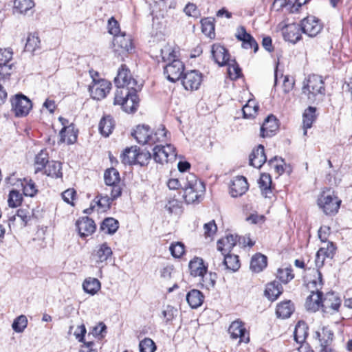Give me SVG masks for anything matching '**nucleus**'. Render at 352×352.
<instances>
[{"instance_id":"1","label":"nucleus","mask_w":352,"mask_h":352,"mask_svg":"<svg viewBox=\"0 0 352 352\" xmlns=\"http://www.w3.org/2000/svg\"><path fill=\"white\" fill-rule=\"evenodd\" d=\"M205 186L198 180L193 173H188L183 180V197L186 204H196L201 201L205 192Z\"/></svg>"},{"instance_id":"2","label":"nucleus","mask_w":352,"mask_h":352,"mask_svg":"<svg viewBox=\"0 0 352 352\" xmlns=\"http://www.w3.org/2000/svg\"><path fill=\"white\" fill-rule=\"evenodd\" d=\"M311 272L316 278L307 283L308 287L313 290L311 291V294L306 299L305 307L309 311H316L320 307L322 296V292H320L323 285L322 275L318 270H312Z\"/></svg>"},{"instance_id":"3","label":"nucleus","mask_w":352,"mask_h":352,"mask_svg":"<svg viewBox=\"0 0 352 352\" xmlns=\"http://www.w3.org/2000/svg\"><path fill=\"white\" fill-rule=\"evenodd\" d=\"M302 94L310 102L322 101L325 96L324 82L322 77L315 74L309 76L304 81Z\"/></svg>"},{"instance_id":"4","label":"nucleus","mask_w":352,"mask_h":352,"mask_svg":"<svg viewBox=\"0 0 352 352\" xmlns=\"http://www.w3.org/2000/svg\"><path fill=\"white\" fill-rule=\"evenodd\" d=\"M138 91L128 88L116 89L113 104L120 105L126 113H134L139 106Z\"/></svg>"},{"instance_id":"5","label":"nucleus","mask_w":352,"mask_h":352,"mask_svg":"<svg viewBox=\"0 0 352 352\" xmlns=\"http://www.w3.org/2000/svg\"><path fill=\"white\" fill-rule=\"evenodd\" d=\"M117 89L128 88L129 89L140 90L141 85L131 76V72L125 65H122L118 71L117 76L114 79Z\"/></svg>"},{"instance_id":"6","label":"nucleus","mask_w":352,"mask_h":352,"mask_svg":"<svg viewBox=\"0 0 352 352\" xmlns=\"http://www.w3.org/2000/svg\"><path fill=\"white\" fill-rule=\"evenodd\" d=\"M176 156L175 148L170 144L166 146L157 145L153 149V157L156 163L163 164L164 162L175 161Z\"/></svg>"},{"instance_id":"7","label":"nucleus","mask_w":352,"mask_h":352,"mask_svg":"<svg viewBox=\"0 0 352 352\" xmlns=\"http://www.w3.org/2000/svg\"><path fill=\"white\" fill-rule=\"evenodd\" d=\"M12 111L16 117L26 116L32 107L31 100L25 95L18 94L11 99Z\"/></svg>"},{"instance_id":"8","label":"nucleus","mask_w":352,"mask_h":352,"mask_svg":"<svg viewBox=\"0 0 352 352\" xmlns=\"http://www.w3.org/2000/svg\"><path fill=\"white\" fill-rule=\"evenodd\" d=\"M341 201L338 197L323 192L318 199V204L326 214L336 213Z\"/></svg>"},{"instance_id":"9","label":"nucleus","mask_w":352,"mask_h":352,"mask_svg":"<svg viewBox=\"0 0 352 352\" xmlns=\"http://www.w3.org/2000/svg\"><path fill=\"white\" fill-rule=\"evenodd\" d=\"M113 47L114 52L118 56H123L129 53L133 49L130 35H126L125 33L116 35L113 38Z\"/></svg>"},{"instance_id":"10","label":"nucleus","mask_w":352,"mask_h":352,"mask_svg":"<svg viewBox=\"0 0 352 352\" xmlns=\"http://www.w3.org/2000/svg\"><path fill=\"white\" fill-rule=\"evenodd\" d=\"M302 32L309 37L317 36L322 30V24L320 20L314 16H308L300 21V23Z\"/></svg>"},{"instance_id":"11","label":"nucleus","mask_w":352,"mask_h":352,"mask_svg":"<svg viewBox=\"0 0 352 352\" xmlns=\"http://www.w3.org/2000/svg\"><path fill=\"white\" fill-rule=\"evenodd\" d=\"M184 71V65L177 58H173V60L168 63L164 68V73L166 76L167 79L173 82L181 78Z\"/></svg>"},{"instance_id":"12","label":"nucleus","mask_w":352,"mask_h":352,"mask_svg":"<svg viewBox=\"0 0 352 352\" xmlns=\"http://www.w3.org/2000/svg\"><path fill=\"white\" fill-rule=\"evenodd\" d=\"M341 302V299L334 292H328L322 298L320 307L323 313L332 315L338 311Z\"/></svg>"},{"instance_id":"13","label":"nucleus","mask_w":352,"mask_h":352,"mask_svg":"<svg viewBox=\"0 0 352 352\" xmlns=\"http://www.w3.org/2000/svg\"><path fill=\"white\" fill-rule=\"evenodd\" d=\"M111 83L104 79L98 80L89 86V91L94 100H100L110 91Z\"/></svg>"},{"instance_id":"14","label":"nucleus","mask_w":352,"mask_h":352,"mask_svg":"<svg viewBox=\"0 0 352 352\" xmlns=\"http://www.w3.org/2000/svg\"><path fill=\"white\" fill-rule=\"evenodd\" d=\"M202 78V74L199 71H188L184 74L182 85L186 90H197L201 84Z\"/></svg>"},{"instance_id":"15","label":"nucleus","mask_w":352,"mask_h":352,"mask_svg":"<svg viewBox=\"0 0 352 352\" xmlns=\"http://www.w3.org/2000/svg\"><path fill=\"white\" fill-rule=\"evenodd\" d=\"M281 30L283 38L285 41L296 44L302 39V30L298 23H292L285 25Z\"/></svg>"},{"instance_id":"16","label":"nucleus","mask_w":352,"mask_h":352,"mask_svg":"<svg viewBox=\"0 0 352 352\" xmlns=\"http://www.w3.org/2000/svg\"><path fill=\"white\" fill-rule=\"evenodd\" d=\"M113 252L111 248L107 243L98 245L91 256V259L96 265H100L106 263V261L111 257Z\"/></svg>"},{"instance_id":"17","label":"nucleus","mask_w":352,"mask_h":352,"mask_svg":"<svg viewBox=\"0 0 352 352\" xmlns=\"http://www.w3.org/2000/svg\"><path fill=\"white\" fill-rule=\"evenodd\" d=\"M228 331L233 339L239 338L240 342L248 343L250 341L249 336H246L247 331L242 321L237 320L231 323Z\"/></svg>"},{"instance_id":"18","label":"nucleus","mask_w":352,"mask_h":352,"mask_svg":"<svg viewBox=\"0 0 352 352\" xmlns=\"http://www.w3.org/2000/svg\"><path fill=\"white\" fill-rule=\"evenodd\" d=\"M230 193L232 197H237L242 196L248 189L247 179L243 176L234 177L230 186Z\"/></svg>"},{"instance_id":"19","label":"nucleus","mask_w":352,"mask_h":352,"mask_svg":"<svg viewBox=\"0 0 352 352\" xmlns=\"http://www.w3.org/2000/svg\"><path fill=\"white\" fill-rule=\"evenodd\" d=\"M76 226L81 237L92 234L96 228L94 221L87 217L80 218L76 221Z\"/></svg>"},{"instance_id":"20","label":"nucleus","mask_w":352,"mask_h":352,"mask_svg":"<svg viewBox=\"0 0 352 352\" xmlns=\"http://www.w3.org/2000/svg\"><path fill=\"white\" fill-rule=\"evenodd\" d=\"M212 56L219 66H224L230 60L228 51L219 44H214L212 46Z\"/></svg>"},{"instance_id":"21","label":"nucleus","mask_w":352,"mask_h":352,"mask_svg":"<svg viewBox=\"0 0 352 352\" xmlns=\"http://www.w3.org/2000/svg\"><path fill=\"white\" fill-rule=\"evenodd\" d=\"M278 120L273 115L267 116L261 127V136L262 138L271 137L278 129Z\"/></svg>"},{"instance_id":"22","label":"nucleus","mask_w":352,"mask_h":352,"mask_svg":"<svg viewBox=\"0 0 352 352\" xmlns=\"http://www.w3.org/2000/svg\"><path fill=\"white\" fill-rule=\"evenodd\" d=\"M267 157L265 154L264 146L259 144L256 148L254 149L250 155V165L260 168L266 162Z\"/></svg>"},{"instance_id":"23","label":"nucleus","mask_w":352,"mask_h":352,"mask_svg":"<svg viewBox=\"0 0 352 352\" xmlns=\"http://www.w3.org/2000/svg\"><path fill=\"white\" fill-rule=\"evenodd\" d=\"M131 134L139 144H152L151 138H150L152 135L149 132L148 126L138 125Z\"/></svg>"},{"instance_id":"24","label":"nucleus","mask_w":352,"mask_h":352,"mask_svg":"<svg viewBox=\"0 0 352 352\" xmlns=\"http://www.w3.org/2000/svg\"><path fill=\"white\" fill-rule=\"evenodd\" d=\"M190 275L201 277L206 274L208 267L204 264V260L199 257H195L188 265Z\"/></svg>"},{"instance_id":"25","label":"nucleus","mask_w":352,"mask_h":352,"mask_svg":"<svg viewBox=\"0 0 352 352\" xmlns=\"http://www.w3.org/2000/svg\"><path fill=\"white\" fill-rule=\"evenodd\" d=\"M239 239L237 235L229 234L226 238L217 241V250L221 252H230Z\"/></svg>"},{"instance_id":"26","label":"nucleus","mask_w":352,"mask_h":352,"mask_svg":"<svg viewBox=\"0 0 352 352\" xmlns=\"http://www.w3.org/2000/svg\"><path fill=\"white\" fill-rule=\"evenodd\" d=\"M283 289L281 284L274 280L267 285L265 295L270 300L274 301L283 293Z\"/></svg>"},{"instance_id":"27","label":"nucleus","mask_w":352,"mask_h":352,"mask_svg":"<svg viewBox=\"0 0 352 352\" xmlns=\"http://www.w3.org/2000/svg\"><path fill=\"white\" fill-rule=\"evenodd\" d=\"M267 257L261 253H257L252 257L250 270L255 273L261 272L267 267Z\"/></svg>"},{"instance_id":"28","label":"nucleus","mask_w":352,"mask_h":352,"mask_svg":"<svg viewBox=\"0 0 352 352\" xmlns=\"http://www.w3.org/2000/svg\"><path fill=\"white\" fill-rule=\"evenodd\" d=\"M204 300V294L198 289H192L186 294V300L192 309H197L200 307Z\"/></svg>"},{"instance_id":"29","label":"nucleus","mask_w":352,"mask_h":352,"mask_svg":"<svg viewBox=\"0 0 352 352\" xmlns=\"http://www.w3.org/2000/svg\"><path fill=\"white\" fill-rule=\"evenodd\" d=\"M314 338L319 340L320 346H327L333 340V333L328 327H323L321 331H316Z\"/></svg>"},{"instance_id":"30","label":"nucleus","mask_w":352,"mask_h":352,"mask_svg":"<svg viewBox=\"0 0 352 352\" xmlns=\"http://www.w3.org/2000/svg\"><path fill=\"white\" fill-rule=\"evenodd\" d=\"M316 109L313 107H309L305 110L302 115V123H303V135H307V129L311 127L313 122H314L316 116Z\"/></svg>"},{"instance_id":"31","label":"nucleus","mask_w":352,"mask_h":352,"mask_svg":"<svg viewBox=\"0 0 352 352\" xmlns=\"http://www.w3.org/2000/svg\"><path fill=\"white\" fill-rule=\"evenodd\" d=\"M294 311V307L291 300L282 302L277 305L276 315L278 318H288Z\"/></svg>"},{"instance_id":"32","label":"nucleus","mask_w":352,"mask_h":352,"mask_svg":"<svg viewBox=\"0 0 352 352\" xmlns=\"http://www.w3.org/2000/svg\"><path fill=\"white\" fill-rule=\"evenodd\" d=\"M50 163L48 153L46 150H41L35 157L34 173H37L47 168Z\"/></svg>"},{"instance_id":"33","label":"nucleus","mask_w":352,"mask_h":352,"mask_svg":"<svg viewBox=\"0 0 352 352\" xmlns=\"http://www.w3.org/2000/svg\"><path fill=\"white\" fill-rule=\"evenodd\" d=\"M60 136L61 142H67L69 144H74L77 140V134L73 124L63 127L60 131Z\"/></svg>"},{"instance_id":"34","label":"nucleus","mask_w":352,"mask_h":352,"mask_svg":"<svg viewBox=\"0 0 352 352\" xmlns=\"http://www.w3.org/2000/svg\"><path fill=\"white\" fill-rule=\"evenodd\" d=\"M113 127V120L110 116H104L98 126L100 133L104 137H108L112 133Z\"/></svg>"},{"instance_id":"35","label":"nucleus","mask_w":352,"mask_h":352,"mask_svg":"<svg viewBox=\"0 0 352 352\" xmlns=\"http://www.w3.org/2000/svg\"><path fill=\"white\" fill-rule=\"evenodd\" d=\"M121 161L124 164H136L137 146H131L124 149L121 156Z\"/></svg>"},{"instance_id":"36","label":"nucleus","mask_w":352,"mask_h":352,"mask_svg":"<svg viewBox=\"0 0 352 352\" xmlns=\"http://www.w3.org/2000/svg\"><path fill=\"white\" fill-rule=\"evenodd\" d=\"M222 254L224 255L223 264L227 270L236 272L239 269L240 261L238 256L230 254H226L225 252H222Z\"/></svg>"},{"instance_id":"37","label":"nucleus","mask_w":352,"mask_h":352,"mask_svg":"<svg viewBox=\"0 0 352 352\" xmlns=\"http://www.w3.org/2000/svg\"><path fill=\"white\" fill-rule=\"evenodd\" d=\"M307 329V324L304 321H299L297 323L294 329V336L298 343H302L305 340L308 335Z\"/></svg>"},{"instance_id":"38","label":"nucleus","mask_w":352,"mask_h":352,"mask_svg":"<svg viewBox=\"0 0 352 352\" xmlns=\"http://www.w3.org/2000/svg\"><path fill=\"white\" fill-rule=\"evenodd\" d=\"M118 221L113 218H106L100 225V230L105 234H113L118 229Z\"/></svg>"},{"instance_id":"39","label":"nucleus","mask_w":352,"mask_h":352,"mask_svg":"<svg viewBox=\"0 0 352 352\" xmlns=\"http://www.w3.org/2000/svg\"><path fill=\"white\" fill-rule=\"evenodd\" d=\"M12 58V52L9 49L0 50V70L5 73L9 72L11 65L7 64Z\"/></svg>"},{"instance_id":"40","label":"nucleus","mask_w":352,"mask_h":352,"mask_svg":"<svg viewBox=\"0 0 352 352\" xmlns=\"http://www.w3.org/2000/svg\"><path fill=\"white\" fill-rule=\"evenodd\" d=\"M41 47V41L37 33H31L28 35L25 45V50L34 53Z\"/></svg>"},{"instance_id":"41","label":"nucleus","mask_w":352,"mask_h":352,"mask_svg":"<svg viewBox=\"0 0 352 352\" xmlns=\"http://www.w3.org/2000/svg\"><path fill=\"white\" fill-rule=\"evenodd\" d=\"M82 287L85 292L94 295L100 289V283L97 278L89 277L84 280Z\"/></svg>"},{"instance_id":"42","label":"nucleus","mask_w":352,"mask_h":352,"mask_svg":"<svg viewBox=\"0 0 352 352\" xmlns=\"http://www.w3.org/2000/svg\"><path fill=\"white\" fill-rule=\"evenodd\" d=\"M61 163L58 162H50L45 170V173L50 177L60 178L63 176Z\"/></svg>"},{"instance_id":"43","label":"nucleus","mask_w":352,"mask_h":352,"mask_svg":"<svg viewBox=\"0 0 352 352\" xmlns=\"http://www.w3.org/2000/svg\"><path fill=\"white\" fill-rule=\"evenodd\" d=\"M258 184L262 192V195H264L265 197H269V194L272 192V179L270 175L269 174L265 173L261 174Z\"/></svg>"},{"instance_id":"44","label":"nucleus","mask_w":352,"mask_h":352,"mask_svg":"<svg viewBox=\"0 0 352 352\" xmlns=\"http://www.w3.org/2000/svg\"><path fill=\"white\" fill-rule=\"evenodd\" d=\"M104 179L107 186L115 185L120 183V173L114 168H111L105 170Z\"/></svg>"},{"instance_id":"45","label":"nucleus","mask_w":352,"mask_h":352,"mask_svg":"<svg viewBox=\"0 0 352 352\" xmlns=\"http://www.w3.org/2000/svg\"><path fill=\"white\" fill-rule=\"evenodd\" d=\"M34 6L32 0H14V10L20 13L25 14Z\"/></svg>"},{"instance_id":"46","label":"nucleus","mask_w":352,"mask_h":352,"mask_svg":"<svg viewBox=\"0 0 352 352\" xmlns=\"http://www.w3.org/2000/svg\"><path fill=\"white\" fill-rule=\"evenodd\" d=\"M160 56L164 62H171L173 58H176V52L169 44L165 45L160 50Z\"/></svg>"},{"instance_id":"47","label":"nucleus","mask_w":352,"mask_h":352,"mask_svg":"<svg viewBox=\"0 0 352 352\" xmlns=\"http://www.w3.org/2000/svg\"><path fill=\"white\" fill-rule=\"evenodd\" d=\"M201 284L202 285L203 287H205L208 290L214 287L216 284V280L217 278V275L216 273H206L204 275H203V276H201Z\"/></svg>"},{"instance_id":"48","label":"nucleus","mask_w":352,"mask_h":352,"mask_svg":"<svg viewBox=\"0 0 352 352\" xmlns=\"http://www.w3.org/2000/svg\"><path fill=\"white\" fill-rule=\"evenodd\" d=\"M258 109V106L256 105L253 100H248L247 104L242 108L243 117L245 118H250L255 116Z\"/></svg>"},{"instance_id":"49","label":"nucleus","mask_w":352,"mask_h":352,"mask_svg":"<svg viewBox=\"0 0 352 352\" xmlns=\"http://www.w3.org/2000/svg\"><path fill=\"white\" fill-rule=\"evenodd\" d=\"M28 319L25 316L21 315L16 318L12 324L13 330L16 333H22L27 327Z\"/></svg>"},{"instance_id":"50","label":"nucleus","mask_w":352,"mask_h":352,"mask_svg":"<svg viewBox=\"0 0 352 352\" xmlns=\"http://www.w3.org/2000/svg\"><path fill=\"white\" fill-rule=\"evenodd\" d=\"M276 277L282 283L286 284L294 278V274L292 273V268L286 267L283 269H278L277 271Z\"/></svg>"},{"instance_id":"51","label":"nucleus","mask_w":352,"mask_h":352,"mask_svg":"<svg viewBox=\"0 0 352 352\" xmlns=\"http://www.w3.org/2000/svg\"><path fill=\"white\" fill-rule=\"evenodd\" d=\"M168 131L164 125H160L159 128L153 133H151L152 144L158 142H164L166 139Z\"/></svg>"},{"instance_id":"52","label":"nucleus","mask_w":352,"mask_h":352,"mask_svg":"<svg viewBox=\"0 0 352 352\" xmlns=\"http://www.w3.org/2000/svg\"><path fill=\"white\" fill-rule=\"evenodd\" d=\"M202 32L207 36L212 38L214 36V25L209 19L201 20Z\"/></svg>"},{"instance_id":"53","label":"nucleus","mask_w":352,"mask_h":352,"mask_svg":"<svg viewBox=\"0 0 352 352\" xmlns=\"http://www.w3.org/2000/svg\"><path fill=\"white\" fill-rule=\"evenodd\" d=\"M182 202L176 199H170L165 206L169 213L179 214L182 212Z\"/></svg>"},{"instance_id":"54","label":"nucleus","mask_w":352,"mask_h":352,"mask_svg":"<svg viewBox=\"0 0 352 352\" xmlns=\"http://www.w3.org/2000/svg\"><path fill=\"white\" fill-rule=\"evenodd\" d=\"M226 65L228 66V74L232 79H237L241 75V70L234 60H230Z\"/></svg>"},{"instance_id":"55","label":"nucleus","mask_w":352,"mask_h":352,"mask_svg":"<svg viewBox=\"0 0 352 352\" xmlns=\"http://www.w3.org/2000/svg\"><path fill=\"white\" fill-rule=\"evenodd\" d=\"M22 197L21 195L15 190H12L10 192L8 197V205L11 208H16L21 203Z\"/></svg>"},{"instance_id":"56","label":"nucleus","mask_w":352,"mask_h":352,"mask_svg":"<svg viewBox=\"0 0 352 352\" xmlns=\"http://www.w3.org/2000/svg\"><path fill=\"white\" fill-rule=\"evenodd\" d=\"M25 184L23 186V193L25 196L33 197L37 192L34 182L32 179H24Z\"/></svg>"},{"instance_id":"57","label":"nucleus","mask_w":352,"mask_h":352,"mask_svg":"<svg viewBox=\"0 0 352 352\" xmlns=\"http://www.w3.org/2000/svg\"><path fill=\"white\" fill-rule=\"evenodd\" d=\"M151 154L149 151H140V148L137 147V160L136 164L140 166H146L148 164V162L151 159Z\"/></svg>"},{"instance_id":"58","label":"nucleus","mask_w":352,"mask_h":352,"mask_svg":"<svg viewBox=\"0 0 352 352\" xmlns=\"http://www.w3.org/2000/svg\"><path fill=\"white\" fill-rule=\"evenodd\" d=\"M140 352H154L156 349L155 342L151 338H145L140 342Z\"/></svg>"},{"instance_id":"59","label":"nucleus","mask_w":352,"mask_h":352,"mask_svg":"<svg viewBox=\"0 0 352 352\" xmlns=\"http://www.w3.org/2000/svg\"><path fill=\"white\" fill-rule=\"evenodd\" d=\"M169 250L172 256L175 258H180L185 252L184 245L181 242L172 243Z\"/></svg>"},{"instance_id":"60","label":"nucleus","mask_w":352,"mask_h":352,"mask_svg":"<svg viewBox=\"0 0 352 352\" xmlns=\"http://www.w3.org/2000/svg\"><path fill=\"white\" fill-rule=\"evenodd\" d=\"M96 204L98 206L99 208L102 209V210H106L107 209H109L110 208L111 201L113 199L111 198H109L107 195L105 196H98L96 197Z\"/></svg>"},{"instance_id":"61","label":"nucleus","mask_w":352,"mask_h":352,"mask_svg":"<svg viewBox=\"0 0 352 352\" xmlns=\"http://www.w3.org/2000/svg\"><path fill=\"white\" fill-rule=\"evenodd\" d=\"M242 41V47L245 49L254 48V52L256 53L258 50V45L254 37L250 34Z\"/></svg>"},{"instance_id":"62","label":"nucleus","mask_w":352,"mask_h":352,"mask_svg":"<svg viewBox=\"0 0 352 352\" xmlns=\"http://www.w3.org/2000/svg\"><path fill=\"white\" fill-rule=\"evenodd\" d=\"M217 230V225L214 220L205 223L204 226V236L205 237H210L213 236Z\"/></svg>"},{"instance_id":"63","label":"nucleus","mask_w":352,"mask_h":352,"mask_svg":"<svg viewBox=\"0 0 352 352\" xmlns=\"http://www.w3.org/2000/svg\"><path fill=\"white\" fill-rule=\"evenodd\" d=\"M108 30L111 34L114 35V37L120 34V30L118 22L113 17L110 18L108 21Z\"/></svg>"},{"instance_id":"64","label":"nucleus","mask_w":352,"mask_h":352,"mask_svg":"<svg viewBox=\"0 0 352 352\" xmlns=\"http://www.w3.org/2000/svg\"><path fill=\"white\" fill-rule=\"evenodd\" d=\"M319 250H322L323 256L325 258H332L336 253V248L332 242H328L326 248H320Z\"/></svg>"}]
</instances>
